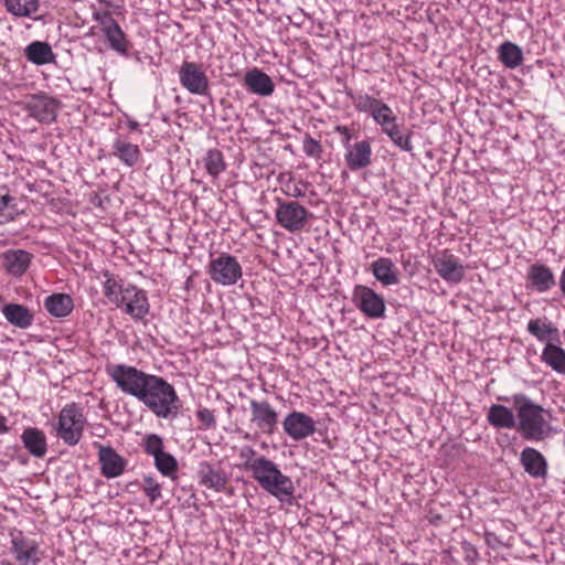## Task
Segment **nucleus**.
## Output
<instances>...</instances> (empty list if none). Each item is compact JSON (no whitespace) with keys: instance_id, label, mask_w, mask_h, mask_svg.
<instances>
[{"instance_id":"nucleus-1","label":"nucleus","mask_w":565,"mask_h":565,"mask_svg":"<svg viewBox=\"0 0 565 565\" xmlns=\"http://www.w3.org/2000/svg\"><path fill=\"white\" fill-rule=\"evenodd\" d=\"M106 372L122 393L136 397L156 417L163 419L178 417L182 407L181 401L173 385L163 377L127 364L107 365Z\"/></svg>"},{"instance_id":"nucleus-2","label":"nucleus","mask_w":565,"mask_h":565,"mask_svg":"<svg viewBox=\"0 0 565 565\" xmlns=\"http://www.w3.org/2000/svg\"><path fill=\"white\" fill-rule=\"evenodd\" d=\"M498 399L509 402L510 397L500 396ZM511 401L518 411L519 423L516 424V428L521 436L525 440H543L547 435L548 428V423L543 416L545 409L522 393L514 394Z\"/></svg>"},{"instance_id":"nucleus-3","label":"nucleus","mask_w":565,"mask_h":565,"mask_svg":"<svg viewBox=\"0 0 565 565\" xmlns=\"http://www.w3.org/2000/svg\"><path fill=\"white\" fill-rule=\"evenodd\" d=\"M87 419L83 407L76 403H68L60 412L56 425V436L67 446H75L83 437Z\"/></svg>"},{"instance_id":"nucleus-4","label":"nucleus","mask_w":565,"mask_h":565,"mask_svg":"<svg viewBox=\"0 0 565 565\" xmlns=\"http://www.w3.org/2000/svg\"><path fill=\"white\" fill-rule=\"evenodd\" d=\"M275 217L280 227L289 233H297L305 228L312 213L298 201L278 198Z\"/></svg>"},{"instance_id":"nucleus-5","label":"nucleus","mask_w":565,"mask_h":565,"mask_svg":"<svg viewBox=\"0 0 565 565\" xmlns=\"http://www.w3.org/2000/svg\"><path fill=\"white\" fill-rule=\"evenodd\" d=\"M207 274L217 285L234 286L243 277V269L235 256L222 253L211 259Z\"/></svg>"},{"instance_id":"nucleus-6","label":"nucleus","mask_w":565,"mask_h":565,"mask_svg":"<svg viewBox=\"0 0 565 565\" xmlns=\"http://www.w3.org/2000/svg\"><path fill=\"white\" fill-rule=\"evenodd\" d=\"M352 302L369 319H384L386 303L384 297L373 288L356 285L352 292Z\"/></svg>"},{"instance_id":"nucleus-7","label":"nucleus","mask_w":565,"mask_h":565,"mask_svg":"<svg viewBox=\"0 0 565 565\" xmlns=\"http://www.w3.org/2000/svg\"><path fill=\"white\" fill-rule=\"evenodd\" d=\"M10 535V553L18 565H39L43 558L40 544L24 536L21 531L13 530Z\"/></svg>"},{"instance_id":"nucleus-8","label":"nucleus","mask_w":565,"mask_h":565,"mask_svg":"<svg viewBox=\"0 0 565 565\" xmlns=\"http://www.w3.org/2000/svg\"><path fill=\"white\" fill-rule=\"evenodd\" d=\"M431 264L438 276L449 284L457 285L465 278V266L448 249L435 253L431 256Z\"/></svg>"},{"instance_id":"nucleus-9","label":"nucleus","mask_w":565,"mask_h":565,"mask_svg":"<svg viewBox=\"0 0 565 565\" xmlns=\"http://www.w3.org/2000/svg\"><path fill=\"white\" fill-rule=\"evenodd\" d=\"M60 100L46 94H34L26 102L24 109L35 120L41 124H52L56 120Z\"/></svg>"},{"instance_id":"nucleus-10","label":"nucleus","mask_w":565,"mask_h":565,"mask_svg":"<svg viewBox=\"0 0 565 565\" xmlns=\"http://www.w3.org/2000/svg\"><path fill=\"white\" fill-rule=\"evenodd\" d=\"M252 418L250 422L266 435H273L279 423V415L268 401H249Z\"/></svg>"},{"instance_id":"nucleus-11","label":"nucleus","mask_w":565,"mask_h":565,"mask_svg":"<svg viewBox=\"0 0 565 565\" xmlns=\"http://www.w3.org/2000/svg\"><path fill=\"white\" fill-rule=\"evenodd\" d=\"M285 434L295 441L303 440L316 431V423L306 413L292 411L282 420Z\"/></svg>"},{"instance_id":"nucleus-12","label":"nucleus","mask_w":565,"mask_h":565,"mask_svg":"<svg viewBox=\"0 0 565 565\" xmlns=\"http://www.w3.org/2000/svg\"><path fill=\"white\" fill-rule=\"evenodd\" d=\"M262 489L281 502H287L288 504L294 503L296 491L295 484L289 476L281 472L279 467Z\"/></svg>"},{"instance_id":"nucleus-13","label":"nucleus","mask_w":565,"mask_h":565,"mask_svg":"<svg viewBox=\"0 0 565 565\" xmlns=\"http://www.w3.org/2000/svg\"><path fill=\"white\" fill-rule=\"evenodd\" d=\"M98 448L102 475L108 479L119 477L125 471L127 461L113 447L94 444Z\"/></svg>"},{"instance_id":"nucleus-14","label":"nucleus","mask_w":565,"mask_h":565,"mask_svg":"<svg viewBox=\"0 0 565 565\" xmlns=\"http://www.w3.org/2000/svg\"><path fill=\"white\" fill-rule=\"evenodd\" d=\"M344 161L351 171L362 170L372 162V148L367 139L344 148Z\"/></svg>"},{"instance_id":"nucleus-15","label":"nucleus","mask_w":565,"mask_h":565,"mask_svg":"<svg viewBox=\"0 0 565 565\" xmlns=\"http://www.w3.org/2000/svg\"><path fill=\"white\" fill-rule=\"evenodd\" d=\"M198 473L202 486L216 492L225 490L228 476L220 463L201 462Z\"/></svg>"},{"instance_id":"nucleus-16","label":"nucleus","mask_w":565,"mask_h":565,"mask_svg":"<svg viewBox=\"0 0 565 565\" xmlns=\"http://www.w3.org/2000/svg\"><path fill=\"white\" fill-rule=\"evenodd\" d=\"M520 462L524 471L532 478L544 479L547 476V461L535 448L525 447L520 455Z\"/></svg>"},{"instance_id":"nucleus-17","label":"nucleus","mask_w":565,"mask_h":565,"mask_svg":"<svg viewBox=\"0 0 565 565\" xmlns=\"http://www.w3.org/2000/svg\"><path fill=\"white\" fill-rule=\"evenodd\" d=\"M110 156L116 158L122 166L134 168L141 159V150L138 145L117 137L111 143Z\"/></svg>"},{"instance_id":"nucleus-18","label":"nucleus","mask_w":565,"mask_h":565,"mask_svg":"<svg viewBox=\"0 0 565 565\" xmlns=\"http://www.w3.org/2000/svg\"><path fill=\"white\" fill-rule=\"evenodd\" d=\"M526 279L540 294L547 292L556 285L553 270L545 264L535 263L527 269Z\"/></svg>"},{"instance_id":"nucleus-19","label":"nucleus","mask_w":565,"mask_h":565,"mask_svg":"<svg viewBox=\"0 0 565 565\" xmlns=\"http://www.w3.org/2000/svg\"><path fill=\"white\" fill-rule=\"evenodd\" d=\"M129 296L125 299L122 308L125 312L135 320H142L150 309L148 297L145 290L129 284Z\"/></svg>"},{"instance_id":"nucleus-20","label":"nucleus","mask_w":565,"mask_h":565,"mask_svg":"<svg viewBox=\"0 0 565 565\" xmlns=\"http://www.w3.org/2000/svg\"><path fill=\"white\" fill-rule=\"evenodd\" d=\"M33 255L24 249H8L2 254V265L8 274L20 277L29 268Z\"/></svg>"},{"instance_id":"nucleus-21","label":"nucleus","mask_w":565,"mask_h":565,"mask_svg":"<svg viewBox=\"0 0 565 565\" xmlns=\"http://www.w3.org/2000/svg\"><path fill=\"white\" fill-rule=\"evenodd\" d=\"M371 271L374 278L382 286L399 284V273L394 262L388 257H380L371 264Z\"/></svg>"},{"instance_id":"nucleus-22","label":"nucleus","mask_w":565,"mask_h":565,"mask_svg":"<svg viewBox=\"0 0 565 565\" xmlns=\"http://www.w3.org/2000/svg\"><path fill=\"white\" fill-rule=\"evenodd\" d=\"M103 277L105 278L103 282L104 296L116 307L122 308L125 299L129 296V284L125 286L120 279H117L109 271H104Z\"/></svg>"},{"instance_id":"nucleus-23","label":"nucleus","mask_w":565,"mask_h":565,"mask_svg":"<svg viewBox=\"0 0 565 565\" xmlns=\"http://www.w3.org/2000/svg\"><path fill=\"white\" fill-rule=\"evenodd\" d=\"M24 448L35 458H43L47 451L45 434L35 427H28L21 435Z\"/></svg>"},{"instance_id":"nucleus-24","label":"nucleus","mask_w":565,"mask_h":565,"mask_svg":"<svg viewBox=\"0 0 565 565\" xmlns=\"http://www.w3.org/2000/svg\"><path fill=\"white\" fill-rule=\"evenodd\" d=\"M1 311L10 324L20 329L30 328L34 320L32 311L20 303H7Z\"/></svg>"},{"instance_id":"nucleus-25","label":"nucleus","mask_w":565,"mask_h":565,"mask_svg":"<svg viewBox=\"0 0 565 565\" xmlns=\"http://www.w3.org/2000/svg\"><path fill=\"white\" fill-rule=\"evenodd\" d=\"M243 85L255 95L267 97L274 93L275 85L267 73H245Z\"/></svg>"},{"instance_id":"nucleus-26","label":"nucleus","mask_w":565,"mask_h":565,"mask_svg":"<svg viewBox=\"0 0 565 565\" xmlns=\"http://www.w3.org/2000/svg\"><path fill=\"white\" fill-rule=\"evenodd\" d=\"M487 420L497 429H513L516 427V419L512 409L501 404L490 406Z\"/></svg>"},{"instance_id":"nucleus-27","label":"nucleus","mask_w":565,"mask_h":565,"mask_svg":"<svg viewBox=\"0 0 565 565\" xmlns=\"http://www.w3.org/2000/svg\"><path fill=\"white\" fill-rule=\"evenodd\" d=\"M44 308L51 316L64 318L73 311L74 301L67 294H53L45 298Z\"/></svg>"},{"instance_id":"nucleus-28","label":"nucleus","mask_w":565,"mask_h":565,"mask_svg":"<svg viewBox=\"0 0 565 565\" xmlns=\"http://www.w3.org/2000/svg\"><path fill=\"white\" fill-rule=\"evenodd\" d=\"M526 330L540 342H559L558 329L552 323L540 318L529 321Z\"/></svg>"},{"instance_id":"nucleus-29","label":"nucleus","mask_w":565,"mask_h":565,"mask_svg":"<svg viewBox=\"0 0 565 565\" xmlns=\"http://www.w3.org/2000/svg\"><path fill=\"white\" fill-rule=\"evenodd\" d=\"M541 360L554 372L565 375V350L557 342H547L545 344Z\"/></svg>"},{"instance_id":"nucleus-30","label":"nucleus","mask_w":565,"mask_h":565,"mask_svg":"<svg viewBox=\"0 0 565 565\" xmlns=\"http://www.w3.org/2000/svg\"><path fill=\"white\" fill-rule=\"evenodd\" d=\"M24 54L28 61L32 62L35 65H44L52 62L55 57V54L52 51V47L46 42L34 41L30 43L24 49Z\"/></svg>"},{"instance_id":"nucleus-31","label":"nucleus","mask_w":565,"mask_h":565,"mask_svg":"<svg viewBox=\"0 0 565 565\" xmlns=\"http://www.w3.org/2000/svg\"><path fill=\"white\" fill-rule=\"evenodd\" d=\"M181 85L191 94L207 95L210 81L205 73H179Z\"/></svg>"},{"instance_id":"nucleus-32","label":"nucleus","mask_w":565,"mask_h":565,"mask_svg":"<svg viewBox=\"0 0 565 565\" xmlns=\"http://www.w3.org/2000/svg\"><path fill=\"white\" fill-rule=\"evenodd\" d=\"M498 58L507 68H515L523 61V52L515 43L505 41L498 47Z\"/></svg>"},{"instance_id":"nucleus-33","label":"nucleus","mask_w":565,"mask_h":565,"mask_svg":"<svg viewBox=\"0 0 565 565\" xmlns=\"http://www.w3.org/2000/svg\"><path fill=\"white\" fill-rule=\"evenodd\" d=\"M383 132L387 135L391 141L403 151L411 152L413 150L411 131L406 127L394 122L390 127L385 128Z\"/></svg>"},{"instance_id":"nucleus-34","label":"nucleus","mask_w":565,"mask_h":565,"mask_svg":"<svg viewBox=\"0 0 565 565\" xmlns=\"http://www.w3.org/2000/svg\"><path fill=\"white\" fill-rule=\"evenodd\" d=\"M17 215L15 198L10 195L8 189L0 188V225L12 222Z\"/></svg>"},{"instance_id":"nucleus-35","label":"nucleus","mask_w":565,"mask_h":565,"mask_svg":"<svg viewBox=\"0 0 565 565\" xmlns=\"http://www.w3.org/2000/svg\"><path fill=\"white\" fill-rule=\"evenodd\" d=\"M103 35L109 43V47L121 55H126L129 46V42L119 24L113 25L107 30H104Z\"/></svg>"},{"instance_id":"nucleus-36","label":"nucleus","mask_w":565,"mask_h":565,"mask_svg":"<svg viewBox=\"0 0 565 565\" xmlns=\"http://www.w3.org/2000/svg\"><path fill=\"white\" fill-rule=\"evenodd\" d=\"M277 468L278 465L273 460L266 458L265 456H260V460L249 471V473L250 477L260 486V488H263L265 487L270 476L276 472Z\"/></svg>"},{"instance_id":"nucleus-37","label":"nucleus","mask_w":565,"mask_h":565,"mask_svg":"<svg viewBox=\"0 0 565 565\" xmlns=\"http://www.w3.org/2000/svg\"><path fill=\"white\" fill-rule=\"evenodd\" d=\"M4 7L14 17H31L39 10V0H4Z\"/></svg>"},{"instance_id":"nucleus-38","label":"nucleus","mask_w":565,"mask_h":565,"mask_svg":"<svg viewBox=\"0 0 565 565\" xmlns=\"http://www.w3.org/2000/svg\"><path fill=\"white\" fill-rule=\"evenodd\" d=\"M153 460L154 467L162 476L175 479V473L179 466L174 456L163 451L158 455V457H154Z\"/></svg>"},{"instance_id":"nucleus-39","label":"nucleus","mask_w":565,"mask_h":565,"mask_svg":"<svg viewBox=\"0 0 565 565\" xmlns=\"http://www.w3.org/2000/svg\"><path fill=\"white\" fill-rule=\"evenodd\" d=\"M203 161L207 173L214 178L226 169L223 153L218 149H210Z\"/></svg>"},{"instance_id":"nucleus-40","label":"nucleus","mask_w":565,"mask_h":565,"mask_svg":"<svg viewBox=\"0 0 565 565\" xmlns=\"http://www.w3.org/2000/svg\"><path fill=\"white\" fill-rule=\"evenodd\" d=\"M371 116L382 127V131L397 120L393 110L383 102L377 105Z\"/></svg>"},{"instance_id":"nucleus-41","label":"nucleus","mask_w":565,"mask_h":565,"mask_svg":"<svg viewBox=\"0 0 565 565\" xmlns=\"http://www.w3.org/2000/svg\"><path fill=\"white\" fill-rule=\"evenodd\" d=\"M145 452L151 457H158L164 451L163 438L158 434H147L141 443Z\"/></svg>"},{"instance_id":"nucleus-42","label":"nucleus","mask_w":565,"mask_h":565,"mask_svg":"<svg viewBox=\"0 0 565 565\" xmlns=\"http://www.w3.org/2000/svg\"><path fill=\"white\" fill-rule=\"evenodd\" d=\"M238 457L242 460L239 468L247 472H249L260 460V456H258L257 451L250 446L242 447Z\"/></svg>"},{"instance_id":"nucleus-43","label":"nucleus","mask_w":565,"mask_h":565,"mask_svg":"<svg viewBox=\"0 0 565 565\" xmlns=\"http://www.w3.org/2000/svg\"><path fill=\"white\" fill-rule=\"evenodd\" d=\"M145 494L148 497L151 503L156 502L161 498V484L151 476L143 477V483L141 487Z\"/></svg>"},{"instance_id":"nucleus-44","label":"nucleus","mask_w":565,"mask_h":565,"mask_svg":"<svg viewBox=\"0 0 565 565\" xmlns=\"http://www.w3.org/2000/svg\"><path fill=\"white\" fill-rule=\"evenodd\" d=\"M302 150L309 158L320 160L323 149L319 140L312 138L309 134H306L302 141Z\"/></svg>"},{"instance_id":"nucleus-45","label":"nucleus","mask_w":565,"mask_h":565,"mask_svg":"<svg viewBox=\"0 0 565 565\" xmlns=\"http://www.w3.org/2000/svg\"><path fill=\"white\" fill-rule=\"evenodd\" d=\"M380 103L381 100L366 94H361L354 98L355 108L360 111L370 113L371 115Z\"/></svg>"},{"instance_id":"nucleus-46","label":"nucleus","mask_w":565,"mask_h":565,"mask_svg":"<svg viewBox=\"0 0 565 565\" xmlns=\"http://www.w3.org/2000/svg\"><path fill=\"white\" fill-rule=\"evenodd\" d=\"M93 18L97 23L100 24L102 33L104 32V30H107L108 28L118 24L116 20L113 18L111 13L107 10L94 12Z\"/></svg>"},{"instance_id":"nucleus-47","label":"nucleus","mask_w":565,"mask_h":565,"mask_svg":"<svg viewBox=\"0 0 565 565\" xmlns=\"http://www.w3.org/2000/svg\"><path fill=\"white\" fill-rule=\"evenodd\" d=\"M198 419L205 425L207 428L215 427L216 420L213 412L206 407L200 408L196 412Z\"/></svg>"},{"instance_id":"nucleus-48","label":"nucleus","mask_w":565,"mask_h":565,"mask_svg":"<svg viewBox=\"0 0 565 565\" xmlns=\"http://www.w3.org/2000/svg\"><path fill=\"white\" fill-rule=\"evenodd\" d=\"M335 132H338L342 137L341 143H342L343 148L352 145L351 140L353 138V135L351 132V129L348 126H337Z\"/></svg>"},{"instance_id":"nucleus-49","label":"nucleus","mask_w":565,"mask_h":565,"mask_svg":"<svg viewBox=\"0 0 565 565\" xmlns=\"http://www.w3.org/2000/svg\"><path fill=\"white\" fill-rule=\"evenodd\" d=\"M74 76L72 78H67L68 83L72 85V88L74 90H82V92H90L92 85L90 83H83L77 79L76 75H79V73H73Z\"/></svg>"},{"instance_id":"nucleus-50","label":"nucleus","mask_w":565,"mask_h":565,"mask_svg":"<svg viewBox=\"0 0 565 565\" xmlns=\"http://www.w3.org/2000/svg\"><path fill=\"white\" fill-rule=\"evenodd\" d=\"M136 60L138 62H140L141 64V67H150L151 65H153V60H152V56L143 53H137L136 54Z\"/></svg>"},{"instance_id":"nucleus-51","label":"nucleus","mask_w":565,"mask_h":565,"mask_svg":"<svg viewBox=\"0 0 565 565\" xmlns=\"http://www.w3.org/2000/svg\"><path fill=\"white\" fill-rule=\"evenodd\" d=\"M7 417H4L3 415L0 414V435L1 434H6L9 431V426L7 425Z\"/></svg>"},{"instance_id":"nucleus-52","label":"nucleus","mask_w":565,"mask_h":565,"mask_svg":"<svg viewBox=\"0 0 565 565\" xmlns=\"http://www.w3.org/2000/svg\"><path fill=\"white\" fill-rule=\"evenodd\" d=\"M180 71H200L198 65L192 62H184Z\"/></svg>"},{"instance_id":"nucleus-53","label":"nucleus","mask_w":565,"mask_h":565,"mask_svg":"<svg viewBox=\"0 0 565 565\" xmlns=\"http://www.w3.org/2000/svg\"><path fill=\"white\" fill-rule=\"evenodd\" d=\"M127 126L130 130H134V131L139 130V127H140L139 122L132 118L127 119Z\"/></svg>"},{"instance_id":"nucleus-54","label":"nucleus","mask_w":565,"mask_h":565,"mask_svg":"<svg viewBox=\"0 0 565 565\" xmlns=\"http://www.w3.org/2000/svg\"><path fill=\"white\" fill-rule=\"evenodd\" d=\"M559 288L563 295H565V267L563 268L561 276H559Z\"/></svg>"},{"instance_id":"nucleus-55","label":"nucleus","mask_w":565,"mask_h":565,"mask_svg":"<svg viewBox=\"0 0 565 565\" xmlns=\"http://www.w3.org/2000/svg\"><path fill=\"white\" fill-rule=\"evenodd\" d=\"M536 63H537V66H539V67H543V61L537 60V62H536Z\"/></svg>"},{"instance_id":"nucleus-56","label":"nucleus","mask_w":565,"mask_h":565,"mask_svg":"<svg viewBox=\"0 0 565 565\" xmlns=\"http://www.w3.org/2000/svg\"><path fill=\"white\" fill-rule=\"evenodd\" d=\"M100 2H105L107 6H109V2H106L105 0H99Z\"/></svg>"}]
</instances>
